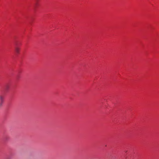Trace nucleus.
I'll list each match as a JSON object with an SVG mask.
<instances>
[{
  "label": "nucleus",
  "instance_id": "nucleus-1",
  "mask_svg": "<svg viewBox=\"0 0 159 159\" xmlns=\"http://www.w3.org/2000/svg\"><path fill=\"white\" fill-rule=\"evenodd\" d=\"M20 48L17 46V43H16L15 47V52L17 54L19 53L20 51Z\"/></svg>",
  "mask_w": 159,
  "mask_h": 159
},
{
  "label": "nucleus",
  "instance_id": "nucleus-2",
  "mask_svg": "<svg viewBox=\"0 0 159 159\" xmlns=\"http://www.w3.org/2000/svg\"><path fill=\"white\" fill-rule=\"evenodd\" d=\"M3 98L2 97L0 96V107L2 105V103Z\"/></svg>",
  "mask_w": 159,
  "mask_h": 159
}]
</instances>
